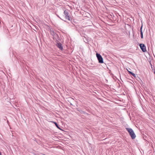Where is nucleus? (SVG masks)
I'll return each mask as SVG.
<instances>
[{"instance_id":"nucleus-1","label":"nucleus","mask_w":155,"mask_h":155,"mask_svg":"<svg viewBox=\"0 0 155 155\" xmlns=\"http://www.w3.org/2000/svg\"><path fill=\"white\" fill-rule=\"evenodd\" d=\"M64 15L63 16L65 19H67L68 21L71 20V18L70 17L69 15V13L66 10L64 11Z\"/></svg>"},{"instance_id":"nucleus-2","label":"nucleus","mask_w":155,"mask_h":155,"mask_svg":"<svg viewBox=\"0 0 155 155\" xmlns=\"http://www.w3.org/2000/svg\"><path fill=\"white\" fill-rule=\"evenodd\" d=\"M96 55L99 62L100 63H103V59L101 56L100 54L97 53H96Z\"/></svg>"},{"instance_id":"nucleus-3","label":"nucleus","mask_w":155,"mask_h":155,"mask_svg":"<svg viewBox=\"0 0 155 155\" xmlns=\"http://www.w3.org/2000/svg\"><path fill=\"white\" fill-rule=\"evenodd\" d=\"M139 46L143 52H145L146 51V47L144 44H140Z\"/></svg>"},{"instance_id":"nucleus-4","label":"nucleus","mask_w":155,"mask_h":155,"mask_svg":"<svg viewBox=\"0 0 155 155\" xmlns=\"http://www.w3.org/2000/svg\"><path fill=\"white\" fill-rule=\"evenodd\" d=\"M56 46L61 50H62L63 49V47L62 46V44L59 43L58 41L57 42L56 44Z\"/></svg>"},{"instance_id":"nucleus-5","label":"nucleus","mask_w":155,"mask_h":155,"mask_svg":"<svg viewBox=\"0 0 155 155\" xmlns=\"http://www.w3.org/2000/svg\"><path fill=\"white\" fill-rule=\"evenodd\" d=\"M130 136L131 138L132 139H134L135 138L136 136L134 131H133L132 133L131 132V133L130 134Z\"/></svg>"},{"instance_id":"nucleus-6","label":"nucleus","mask_w":155,"mask_h":155,"mask_svg":"<svg viewBox=\"0 0 155 155\" xmlns=\"http://www.w3.org/2000/svg\"><path fill=\"white\" fill-rule=\"evenodd\" d=\"M142 27H143V25H142L141 27L140 28V35H141V38L142 39L143 38V33L142 32Z\"/></svg>"},{"instance_id":"nucleus-7","label":"nucleus","mask_w":155,"mask_h":155,"mask_svg":"<svg viewBox=\"0 0 155 155\" xmlns=\"http://www.w3.org/2000/svg\"><path fill=\"white\" fill-rule=\"evenodd\" d=\"M126 129L128 131L129 134L131 133V132L132 133L134 131L132 129L130 128H126Z\"/></svg>"},{"instance_id":"nucleus-8","label":"nucleus","mask_w":155,"mask_h":155,"mask_svg":"<svg viewBox=\"0 0 155 155\" xmlns=\"http://www.w3.org/2000/svg\"><path fill=\"white\" fill-rule=\"evenodd\" d=\"M127 71L129 73V74L132 75L134 77V78L136 77V75L135 74H134V73H133V72H132L131 71H129L128 70H127Z\"/></svg>"},{"instance_id":"nucleus-9","label":"nucleus","mask_w":155,"mask_h":155,"mask_svg":"<svg viewBox=\"0 0 155 155\" xmlns=\"http://www.w3.org/2000/svg\"><path fill=\"white\" fill-rule=\"evenodd\" d=\"M52 122L53 123H54L55 125V126H56V127L58 129H60V128L58 126V124H57V123L56 122H54V121H52Z\"/></svg>"},{"instance_id":"nucleus-10","label":"nucleus","mask_w":155,"mask_h":155,"mask_svg":"<svg viewBox=\"0 0 155 155\" xmlns=\"http://www.w3.org/2000/svg\"><path fill=\"white\" fill-rule=\"evenodd\" d=\"M56 15L57 16V17H58L59 18L61 19V20H62L64 21V20L63 19H62L61 18H60V17H59V16L58 15L56 14Z\"/></svg>"},{"instance_id":"nucleus-11","label":"nucleus","mask_w":155,"mask_h":155,"mask_svg":"<svg viewBox=\"0 0 155 155\" xmlns=\"http://www.w3.org/2000/svg\"><path fill=\"white\" fill-rule=\"evenodd\" d=\"M3 119L5 120L7 119V118L6 117H4Z\"/></svg>"},{"instance_id":"nucleus-12","label":"nucleus","mask_w":155,"mask_h":155,"mask_svg":"<svg viewBox=\"0 0 155 155\" xmlns=\"http://www.w3.org/2000/svg\"><path fill=\"white\" fill-rule=\"evenodd\" d=\"M53 33L54 35L58 36V35H57L55 33H54V32H53Z\"/></svg>"},{"instance_id":"nucleus-13","label":"nucleus","mask_w":155,"mask_h":155,"mask_svg":"<svg viewBox=\"0 0 155 155\" xmlns=\"http://www.w3.org/2000/svg\"><path fill=\"white\" fill-rule=\"evenodd\" d=\"M7 122L8 123V120H7Z\"/></svg>"}]
</instances>
